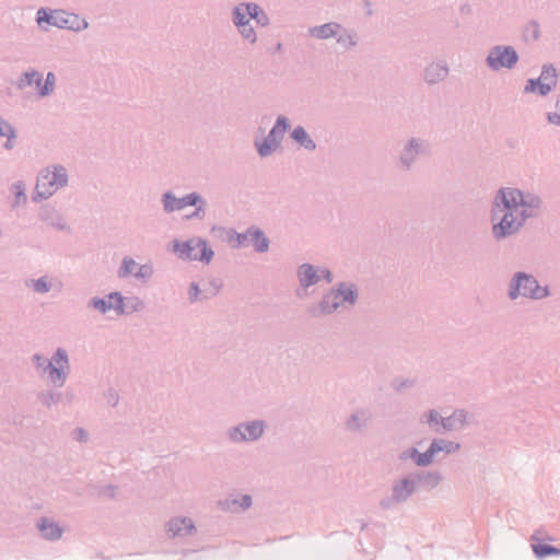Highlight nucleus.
Segmentation results:
<instances>
[{
	"mask_svg": "<svg viewBox=\"0 0 560 560\" xmlns=\"http://www.w3.org/2000/svg\"><path fill=\"white\" fill-rule=\"evenodd\" d=\"M72 435H73V439L78 442L85 443L89 440V434L83 428L74 429Z\"/></svg>",
	"mask_w": 560,
	"mask_h": 560,
	"instance_id": "53",
	"label": "nucleus"
},
{
	"mask_svg": "<svg viewBox=\"0 0 560 560\" xmlns=\"http://www.w3.org/2000/svg\"><path fill=\"white\" fill-rule=\"evenodd\" d=\"M69 177H36L35 191L33 194L34 201L48 199L59 188L68 185Z\"/></svg>",
	"mask_w": 560,
	"mask_h": 560,
	"instance_id": "15",
	"label": "nucleus"
},
{
	"mask_svg": "<svg viewBox=\"0 0 560 560\" xmlns=\"http://www.w3.org/2000/svg\"><path fill=\"white\" fill-rule=\"evenodd\" d=\"M88 308H93L101 314H106L108 311L114 310L118 315H124L125 298L120 292H110L104 298L94 296L88 302Z\"/></svg>",
	"mask_w": 560,
	"mask_h": 560,
	"instance_id": "11",
	"label": "nucleus"
},
{
	"mask_svg": "<svg viewBox=\"0 0 560 560\" xmlns=\"http://www.w3.org/2000/svg\"><path fill=\"white\" fill-rule=\"evenodd\" d=\"M517 210L506 199L503 191H497L491 207L492 236L495 241L505 240L517 234L522 226L515 217Z\"/></svg>",
	"mask_w": 560,
	"mask_h": 560,
	"instance_id": "1",
	"label": "nucleus"
},
{
	"mask_svg": "<svg viewBox=\"0 0 560 560\" xmlns=\"http://www.w3.org/2000/svg\"><path fill=\"white\" fill-rule=\"evenodd\" d=\"M558 83V71L552 63H545L538 78L528 79L524 86L525 94H537L541 97L547 96L556 89Z\"/></svg>",
	"mask_w": 560,
	"mask_h": 560,
	"instance_id": "6",
	"label": "nucleus"
},
{
	"mask_svg": "<svg viewBox=\"0 0 560 560\" xmlns=\"http://www.w3.org/2000/svg\"><path fill=\"white\" fill-rule=\"evenodd\" d=\"M105 399L108 405H110L112 407H116L119 402V395L116 389L109 388L105 393Z\"/></svg>",
	"mask_w": 560,
	"mask_h": 560,
	"instance_id": "52",
	"label": "nucleus"
},
{
	"mask_svg": "<svg viewBox=\"0 0 560 560\" xmlns=\"http://www.w3.org/2000/svg\"><path fill=\"white\" fill-rule=\"evenodd\" d=\"M499 191H503L506 195V199L516 210L518 208L539 209L541 206L539 196L524 192L518 188L505 187L500 188Z\"/></svg>",
	"mask_w": 560,
	"mask_h": 560,
	"instance_id": "14",
	"label": "nucleus"
},
{
	"mask_svg": "<svg viewBox=\"0 0 560 560\" xmlns=\"http://www.w3.org/2000/svg\"><path fill=\"white\" fill-rule=\"evenodd\" d=\"M430 448L434 462L439 453L444 452L446 455L456 453L460 450V444L458 442L436 438L431 441Z\"/></svg>",
	"mask_w": 560,
	"mask_h": 560,
	"instance_id": "31",
	"label": "nucleus"
},
{
	"mask_svg": "<svg viewBox=\"0 0 560 560\" xmlns=\"http://www.w3.org/2000/svg\"><path fill=\"white\" fill-rule=\"evenodd\" d=\"M100 494L109 499H114L116 495V487L108 485L100 490Z\"/></svg>",
	"mask_w": 560,
	"mask_h": 560,
	"instance_id": "57",
	"label": "nucleus"
},
{
	"mask_svg": "<svg viewBox=\"0 0 560 560\" xmlns=\"http://www.w3.org/2000/svg\"><path fill=\"white\" fill-rule=\"evenodd\" d=\"M418 489H420V487L415 478V472H411L393 485L392 500L396 503H404L413 495Z\"/></svg>",
	"mask_w": 560,
	"mask_h": 560,
	"instance_id": "16",
	"label": "nucleus"
},
{
	"mask_svg": "<svg viewBox=\"0 0 560 560\" xmlns=\"http://www.w3.org/2000/svg\"><path fill=\"white\" fill-rule=\"evenodd\" d=\"M555 108V112H548L546 114V119L550 125L560 127V93L556 98Z\"/></svg>",
	"mask_w": 560,
	"mask_h": 560,
	"instance_id": "47",
	"label": "nucleus"
},
{
	"mask_svg": "<svg viewBox=\"0 0 560 560\" xmlns=\"http://www.w3.org/2000/svg\"><path fill=\"white\" fill-rule=\"evenodd\" d=\"M417 385V378L396 376L390 381V387L398 394H404Z\"/></svg>",
	"mask_w": 560,
	"mask_h": 560,
	"instance_id": "40",
	"label": "nucleus"
},
{
	"mask_svg": "<svg viewBox=\"0 0 560 560\" xmlns=\"http://www.w3.org/2000/svg\"><path fill=\"white\" fill-rule=\"evenodd\" d=\"M201 290L197 282H191L188 289V300L190 303H195L199 300L207 299L208 296H200Z\"/></svg>",
	"mask_w": 560,
	"mask_h": 560,
	"instance_id": "49",
	"label": "nucleus"
},
{
	"mask_svg": "<svg viewBox=\"0 0 560 560\" xmlns=\"http://www.w3.org/2000/svg\"><path fill=\"white\" fill-rule=\"evenodd\" d=\"M530 540L533 552L536 558L545 559L551 556H560V548L542 542L541 539L537 537V533L532 535Z\"/></svg>",
	"mask_w": 560,
	"mask_h": 560,
	"instance_id": "30",
	"label": "nucleus"
},
{
	"mask_svg": "<svg viewBox=\"0 0 560 560\" xmlns=\"http://www.w3.org/2000/svg\"><path fill=\"white\" fill-rule=\"evenodd\" d=\"M44 372H48L49 380L55 386L61 387L65 385L70 373L69 357L66 349L57 348L51 360L45 365Z\"/></svg>",
	"mask_w": 560,
	"mask_h": 560,
	"instance_id": "8",
	"label": "nucleus"
},
{
	"mask_svg": "<svg viewBox=\"0 0 560 560\" xmlns=\"http://www.w3.org/2000/svg\"><path fill=\"white\" fill-rule=\"evenodd\" d=\"M520 60L518 52L510 45H495L491 47L486 57V66L498 72L502 69H513Z\"/></svg>",
	"mask_w": 560,
	"mask_h": 560,
	"instance_id": "7",
	"label": "nucleus"
},
{
	"mask_svg": "<svg viewBox=\"0 0 560 560\" xmlns=\"http://www.w3.org/2000/svg\"><path fill=\"white\" fill-rule=\"evenodd\" d=\"M375 411L371 407L355 408L345 420V430L352 434H361L373 425Z\"/></svg>",
	"mask_w": 560,
	"mask_h": 560,
	"instance_id": "10",
	"label": "nucleus"
},
{
	"mask_svg": "<svg viewBox=\"0 0 560 560\" xmlns=\"http://www.w3.org/2000/svg\"><path fill=\"white\" fill-rule=\"evenodd\" d=\"M222 509L231 511H245L250 508L253 500L249 494H242L240 498H229L219 502Z\"/></svg>",
	"mask_w": 560,
	"mask_h": 560,
	"instance_id": "34",
	"label": "nucleus"
},
{
	"mask_svg": "<svg viewBox=\"0 0 560 560\" xmlns=\"http://www.w3.org/2000/svg\"><path fill=\"white\" fill-rule=\"evenodd\" d=\"M254 144L260 158L270 156L280 147L278 141H275L268 136L264 137L262 139H255Z\"/></svg>",
	"mask_w": 560,
	"mask_h": 560,
	"instance_id": "36",
	"label": "nucleus"
},
{
	"mask_svg": "<svg viewBox=\"0 0 560 560\" xmlns=\"http://www.w3.org/2000/svg\"><path fill=\"white\" fill-rule=\"evenodd\" d=\"M34 84L36 85V90L40 89V86H43L44 82H43V74L40 73V78L37 79Z\"/></svg>",
	"mask_w": 560,
	"mask_h": 560,
	"instance_id": "62",
	"label": "nucleus"
},
{
	"mask_svg": "<svg viewBox=\"0 0 560 560\" xmlns=\"http://www.w3.org/2000/svg\"><path fill=\"white\" fill-rule=\"evenodd\" d=\"M25 186L22 182L14 185L15 203L20 205L22 201H26V195L24 192Z\"/></svg>",
	"mask_w": 560,
	"mask_h": 560,
	"instance_id": "51",
	"label": "nucleus"
},
{
	"mask_svg": "<svg viewBox=\"0 0 560 560\" xmlns=\"http://www.w3.org/2000/svg\"><path fill=\"white\" fill-rule=\"evenodd\" d=\"M340 307V301L335 294L332 288L326 292L317 304L307 306V314L311 317L318 318L326 315H331Z\"/></svg>",
	"mask_w": 560,
	"mask_h": 560,
	"instance_id": "18",
	"label": "nucleus"
},
{
	"mask_svg": "<svg viewBox=\"0 0 560 560\" xmlns=\"http://www.w3.org/2000/svg\"><path fill=\"white\" fill-rule=\"evenodd\" d=\"M166 530L170 537H184L196 532V526L191 518L177 516L171 518L166 524Z\"/></svg>",
	"mask_w": 560,
	"mask_h": 560,
	"instance_id": "22",
	"label": "nucleus"
},
{
	"mask_svg": "<svg viewBox=\"0 0 560 560\" xmlns=\"http://www.w3.org/2000/svg\"><path fill=\"white\" fill-rule=\"evenodd\" d=\"M55 84H56L55 73L51 71L47 72L43 86H40V89L37 90V95L39 97L49 96L54 92Z\"/></svg>",
	"mask_w": 560,
	"mask_h": 560,
	"instance_id": "43",
	"label": "nucleus"
},
{
	"mask_svg": "<svg viewBox=\"0 0 560 560\" xmlns=\"http://www.w3.org/2000/svg\"><path fill=\"white\" fill-rule=\"evenodd\" d=\"M43 538L50 541H56L61 538L63 529L58 523L50 521L48 517H40L36 524Z\"/></svg>",
	"mask_w": 560,
	"mask_h": 560,
	"instance_id": "25",
	"label": "nucleus"
},
{
	"mask_svg": "<svg viewBox=\"0 0 560 560\" xmlns=\"http://www.w3.org/2000/svg\"><path fill=\"white\" fill-rule=\"evenodd\" d=\"M38 400L47 408H51L59 402L70 404L73 399V393H54L52 390H43L38 394Z\"/></svg>",
	"mask_w": 560,
	"mask_h": 560,
	"instance_id": "27",
	"label": "nucleus"
},
{
	"mask_svg": "<svg viewBox=\"0 0 560 560\" xmlns=\"http://www.w3.org/2000/svg\"><path fill=\"white\" fill-rule=\"evenodd\" d=\"M9 135H7V141L4 143V149L11 150L13 149L15 144V138H16V130L15 128L8 130Z\"/></svg>",
	"mask_w": 560,
	"mask_h": 560,
	"instance_id": "54",
	"label": "nucleus"
},
{
	"mask_svg": "<svg viewBox=\"0 0 560 560\" xmlns=\"http://www.w3.org/2000/svg\"><path fill=\"white\" fill-rule=\"evenodd\" d=\"M399 459L405 462L411 459L418 467H428L433 464V457L430 446L421 453L417 447H409L399 454Z\"/></svg>",
	"mask_w": 560,
	"mask_h": 560,
	"instance_id": "23",
	"label": "nucleus"
},
{
	"mask_svg": "<svg viewBox=\"0 0 560 560\" xmlns=\"http://www.w3.org/2000/svg\"><path fill=\"white\" fill-rule=\"evenodd\" d=\"M32 361L37 369H42V368L44 369L49 360H47L44 355H42L39 353H35L32 357Z\"/></svg>",
	"mask_w": 560,
	"mask_h": 560,
	"instance_id": "56",
	"label": "nucleus"
},
{
	"mask_svg": "<svg viewBox=\"0 0 560 560\" xmlns=\"http://www.w3.org/2000/svg\"><path fill=\"white\" fill-rule=\"evenodd\" d=\"M342 30V25L337 22H328L322 25L313 26L308 28L310 36L317 39H328L336 37Z\"/></svg>",
	"mask_w": 560,
	"mask_h": 560,
	"instance_id": "28",
	"label": "nucleus"
},
{
	"mask_svg": "<svg viewBox=\"0 0 560 560\" xmlns=\"http://www.w3.org/2000/svg\"><path fill=\"white\" fill-rule=\"evenodd\" d=\"M318 273L320 276V280H325L327 283H331L334 281L332 272L326 267H317Z\"/></svg>",
	"mask_w": 560,
	"mask_h": 560,
	"instance_id": "55",
	"label": "nucleus"
},
{
	"mask_svg": "<svg viewBox=\"0 0 560 560\" xmlns=\"http://www.w3.org/2000/svg\"><path fill=\"white\" fill-rule=\"evenodd\" d=\"M450 73L448 65L445 60L432 61L423 70V80L429 85L443 82Z\"/></svg>",
	"mask_w": 560,
	"mask_h": 560,
	"instance_id": "20",
	"label": "nucleus"
},
{
	"mask_svg": "<svg viewBox=\"0 0 560 560\" xmlns=\"http://www.w3.org/2000/svg\"><path fill=\"white\" fill-rule=\"evenodd\" d=\"M441 419L444 418L441 417L438 410L430 409L421 415L420 422L427 423L433 432L442 434L445 431L442 429Z\"/></svg>",
	"mask_w": 560,
	"mask_h": 560,
	"instance_id": "37",
	"label": "nucleus"
},
{
	"mask_svg": "<svg viewBox=\"0 0 560 560\" xmlns=\"http://www.w3.org/2000/svg\"><path fill=\"white\" fill-rule=\"evenodd\" d=\"M36 22L39 26L47 24L58 28L69 30L73 32H81L89 27L85 19L79 14L67 12L61 9L39 8L36 12Z\"/></svg>",
	"mask_w": 560,
	"mask_h": 560,
	"instance_id": "3",
	"label": "nucleus"
},
{
	"mask_svg": "<svg viewBox=\"0 0 560 560\" xmlns=\"http://www.w3.org/2000/svg\"><path fill=\"white\" fill-rule=\"evenodd\" d=\"M267 423L265 420L256 419L240 422L225 431L226 439L234 444L252 443L260 440L265 434Z\"/></svg>",
	"mask_w": 560,
	"mask_h": 560,
	"instance_id": "5",
	"label": "nucleus"
},
{
	"mask_svg": "<svg viewBox=\"0 0 560 560\" xmlns=\"http://www.w3.org/2000/svg\"><path fill=\"white\" fill-rule=\"evenodd\" d=\"M195 211L189 215V218H201L205 214V201L201 199L197 206H195Z\"/></svg>",
	"mask_w": 560,
	"mask_h": 560,
	"instance_id": "59",
	"label": "nucleus"
},
{
	"mask_svg": "<svg viewBox=\"0 0 560 560\" xmlns=\"http://www.w3.org/2000/svg\"><path fill=\"white\" fill-rule=\"evenodd\" d=\"M550 294L549 287H541L538 280L528 272L517 271L510 279L508 296L511 301H515L521 296L530 300H542Z\"/></svg>",
	"mask_w": 560,
	"mask_h": 560,
	"instance_id": "2",
	"label": "nucleus"
},
{
	"mask_svg": "<svg viewBox=\"0 0 560 560\" xmlns=\"http://www.w3.org/2000/svg\"><path fill=\"white\" fill-rule=\"evenodd\" d=\"M415 478L420 488L432 490L443 480V475L439 470H417Z\"/></svg>",
	"mask_w": 560,
	"mask_h": 560,
	"instance_id": "26",
	"label": "nucleus"
},
{
	"mask_svg": "<svg viewBox=\"0 0 560 560\" xmlns=\"http://www.w3.org/2000/svg\"><path fill=\"white\" fill-rule=\"evenodd\" d=\"M458 11L462 15H470L472 8L468 2H464L459 5Z\"/></svg>",
	"mask_w": 560,
	"mask_h": 560,
	"instance_id": "60",
	"label": "nucleus"
},
{
	"mask_svg": "<svg viewBox=\"0 0 560 560\" xmlns=\"http://www.w3.org/2000/svg\"><path fill=\"white\" fill-rule=\"evenodd\" d=\"M117 276L120 279L133 276L136 279L147 282L153 276V267L150 264H138L131 257H125L118 268Z\"/></svg>",
	"mask_w": 560,
	"mask_h": 560,
	"instance_id": "13",
	"label": "nucleus"
},
{
	"mask_svg": "<svg viewBox=\"0 0 560 560\" xmlns=\"http://www.w3.org/2000/svg\"><path fill=\"white\" fill-rule=\"evenodd\" d=\"M335 294L341 303H348L354 305L358 301L359 293L358 288L354 283L339 282L332 287Z\"/></svg>",
	"mask_w": 560,
	"mask_h": 560,
	"instance_id": "24",
	"label": "nucleus"
},
{
	"mask_svg": "<svg viewBox=\"0 0 560 560\" xmlns=\"http://www.w3.org/2000/svg\"><path fill=\"white\" fill-rule=\"evenodd\" d=\"M290 138L301 148L307 151H315L316 143L303 126H296L290 133Z\"/></svg>",
	"mask_w": 560,
	"mask_h": 560,
	"instance_id": "32",
	"label": "nucleus"
},
{
	"mask_svg": "<svg viewBox=\"0 0 560 560\" xmlns=\"http://www.w3.org/2000/svg\"><path fill=\"white\" fill-rule=\"evenodd\" d=\"M232 21L236 27L244 26V24L249 22L247 10L245 9V5H243V3H240L238 5L233 8Z\"/></svg>",
	"mask_w": 560,
	"mask_h": 560,
	"instance_id": "42",
	"label": "nucleus"
},
{
	"mask_svg": "<svg viewBox=\"0 0 560 560\" xmlns=\"http://www.w3.org/2000/svg\"><path fill=\"white\" fill-rule=\"evenodd\" d=\"M38 175H67V168L61 164L47 165L39 171Z\"/></svg>",
	"mask_w": 560,
	"mask_h": 560,
	"instance_id": "48",
	"label": "nucleus"
},
{
	"mask_svg": "<svg viewBox=\"0 0 560 560\" xmlns=\"http://www.w3.org/2000/svg\"><path fill=\"white\" fill-rule=\"evenodd\" d=\"M39 217L43 221L47 222L54 229H56L58 231L70 232V228L67 224L62 214H60L54 208H50V207L43 208L39 213Z\"/></svg>",
	"mask_w": 560,
	"mask_h": 560,
	"instance_id": "29",
	"label": "nucleus"
},
{
	"mask_svg": "<svg viewBox=\"0 0 560 560\" xmlns=\"http://www.w3.org/2000/svg\"><path fill=\"white\" fill-rule=\"evenodd\" d=\"M40 78V72L36 69H31L27 71H24L20 74L18 81H16V88L19 90H24L28 86L34 85V82Z\"/></svg>",
	"mask_w": 560,
	"mask_h": 560,
	"instance_id": "41",
	"label": "nucleus"
},
{
	"mask_svg": "<svg viewBox=\"0 0 560 560\" xmlns=\"http://www.w3.org/2000/svg\"><path fill=\"white\" fill-rule=\"evenodd\" d=\"M336 40L345 49H351L358 45V34L354 30L342 26V30L336 36Z\"/></svg>",
	"mask_w": 560,
	"mask_h": 560,
	"instance_id": "38",
	"label": "nucleus"
},
{
	"mask_svg": "<svg viewBox=\"0 0 560 560\" xmlns=\"http://www.w3.org/2000/svg\"><path fill=\"white\" fill-rule=\"evenodd\" d=\"M13 128L14 127L10 122L0 117V137H5L9 135L8 130Z\"/></svg>",
	"mask_w": 560,
	"mask_h": 560,
	"instance_id": "58",
	"label": "nucleus"
},
{
	"mask_svg": "<svg viewBox=\"0 0 560 560\" xmlns=\"http://www.w3.org/2000/svg\"><path fill=\"white\" fill-rule=\"evenodd\" d=\"M143 307V302L138 296H131L125 299V314H131L138 312Z\"/></svg>",
	"mask_w": 560,
	"mask_h": 560,
	"instance_id": "46",
	"label": "nucleus"
},
{
	"mask_svg": "<svg viewBox=\"0 0 560 560\" xmlns=\"http://www.w3.org/2000/svg\"><path fill=\"white\" fill-rule=\"evenodd\" d=\"M364 7H365V10H366V14L371 15L372 14V8H371V2L369 0H364Z\"/></svg>",
	"mask_w": 560,
	"mask_h": 560,
	"instance_id": "61",
	"label": "nucleus"
},
{
	"mask_svg": "<svg viewBox=\"0 0 560 560\" xmlns=\"http://www.w3.org/2000/svg\"><path fill=\"white\" fill-rule=\"evenodd\" d=\"M241 36L250 44H255L257 42V34L250 24V21L244 24V26L237 27Z\"/></svg>",
	"mask_w": 560,
	"mask_h": 560,
	"instance_id": "45",
	"label": "nucleus"
},
{
	"mask_svg": "<svg viewBox=\"0 0 560 560\" xmlns=\"http://www.w3.org/2000/svg\"><path fill=\"white\" fill-rule=\"evenodd\" d=\"M474 416L469 413L467 410L457 408L453 411V413L444 419H441L442 429L445 432L460 430L466 425L472 423Z\"/></svg>",
	"mask_w": 560,
	"mask_h": 560,
	"instance_id": "21",
	"label": "nucleus"
},
{
	"mask_svg": "<svg viewBox=\"0 0 560 560\" xmlns=\"http://www.w3.org/2000/svg\"><path fill=\"white\" fill-rule=\"evenodd\" d=\"M201 202V196L198 192H190L182 198H177L172 191H166L162 196L163 209L165 212H174L189 206H197Z\"/></svg>",
	"mask_w": 560,
	"mask_h": 560,
	"instance_id": "17",
	"label": "nucleus"
},
{
	"mask_svg": "<svg viewBox=\"0 0 560 560\" xmlns=\"http://www.w3.org/2000/svg\"><path fill=\"white\" fill-rule=\"evenodd\" d=\"M27 287H31L37 293H47L51 289V283L47 280L46 276H43L36 280H30L26 282Z\"/></svg>",
	"mask_w": 560,
	"mask_h": 560,
	"instance_id": "44",
	"label": "nucleus"
},
{
	"mask_svg": "<svg viewBox=\"0 0 560 560\" xmlns=\"http://www.w3.org/2000/svg\"><path fill=\"white\" fill-rule=\"evenodd\" d=\"M430 153L431 145L427 140L410 138L400 153L399 162L406 170H409L418 156H427L430 155Z\"/></svg>",
	"mask_w": 560,
	"mask_h": 560,
	"instance_id": "12",
	"label": "nucleus"
},
{
	"mask_svg": "<svg viewBox=\"0 0 560 560\" xmlns=\"http://www.w3.org/2000/svg\"><path fill=\"white\" fill-rule=\"evenodd\" d=\"M540 36V25L536 20H532L524 25L522 31V39L524 43L529 44L537 42Z\"/></svg>",
	"mask_w": 560,
	"mask_h": 560,
	"instance_id": "39",
	"label": "nucleus"
},
{
	"mask_svg": "<svg viewBox=\"0 0 560 560\" xmlns=\"http://www.w3.org/2000/svg\"><path fill=\"white\" fill-rule=\"evenodd\" d=\"M173 253L184 261H200L210 264L213 259L214 252L202 237H191L187 241L174 240L172 242Z\"/></svg>",
	"mask_w": 560,
	"mask_h": 560,
	"instance_id": "4",
	"label": "nucleus"
},
{
	"mask_svg": "<svg viewBox=\"0 0 560 560\" xmlns=\"http://www.w3.org/2000/svg\"><path fill=\"white\" fill-rule=\"evenodd\" d=\"M528 209L529 208H518L517 212H515V217L522 228L526 223L527 219L534 217V213L532 211H529Z\"/></svg>",
	"mask_w": 560,
	"mask_h": 560,
	"instance_id": "50",
	"label": "nucleus"
},
{
	"mask_svg": "<svg viewBox=\"0 0 560 560\" xmlns=\"http://www.w3.org/2000/svg\"><path fill=\"white\" fill-rule=\"evenodd\" d=\"M296 277L299 280V288L296 289L298 296H302L301 290L306 291L320 281L317 267L308 262H303L298 267Z\"/></svg>",
	"mask_w": 560,
	"mask_h": 560,
	"instance_id": "19",
	"label": "nucleus"
},
{
	"mask_svg": "<svg viewBox=\"0 0 560 560\" xmlns=\"http://www.w3.org/2000/svg\"><path fill=\"white\" fill-rule=\"evenodd\" d=\"M290 127L289 118L283 115H279L267 136L272 138L275 141H278V144L280 145L284 133L290 130Z\"/></svg>",
	"mask_w": 560,
	"mask_h": 560,
	"instance_id": "33",
	"label": "nucleus"
},
{
	"mask_svg": "<svg viewBox=\"0 0 560 560\" xmlns=\"http://www.w3.org/2000/svg\"><path fill=\"white\" fill-rule=\"evenodd\" d=\"M245 9L247 10L249 21L254 20L257 25L262 27L268 26L270 24V19L267 13L261 9L260 5L254 2H243Z\"/></svg>",
	"mask_w": 560,
	"mask_h": 560,
	"instance_id": "35",
	"label": "nucleus"
},
{
	"mask_svg": "<svg viewBox=\"0 0 560 560\" xmlns=\"http://www.w3.org/2000/svg\"><path fill=\"white\" fill-rule=\"evenodd\" d=\"M234 234L236 236V244L233 245L234 248L252 245L254 250L260 254L269 250L270 241L258 226L250 225L245 232H234Z\"/></svg>",
	"mask_w": 560,
	"mask_h": 560,
	"instance_id": "9",
	"label": "nucleus"
}]
</instances>
